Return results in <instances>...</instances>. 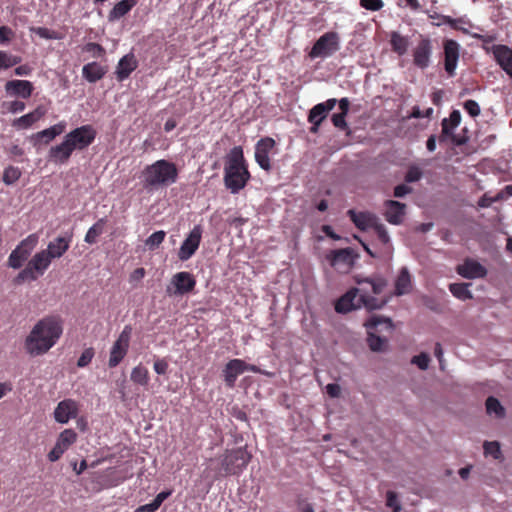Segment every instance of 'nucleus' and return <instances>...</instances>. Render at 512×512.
Listing matches in <instances>:
<instances>
[{"label":"nucleus","mask_w":512,"mask_h":512,"mask_svg":"<svg viewBox=\"0 0 512 512\" xmlns=\"http://www.w3.org/2000/svg\"><path fill=\"white\" fill-rule=\"evenodd\" d=\"M326 392L330 397L336 398L339 397L341 389L338 384L330 383L326 386Z\"/></svg>","instance_id":"nucleus-63"},{"label":"nucleus","mask_w":512,"mask_h":512,"mask_svg":"<svg viewBox=\"0 0 512 512\" xmlns=\"http://www.w3.org/2000/svg\"><path fill=\"white\" fill-rule=\"evenodd\" d=\"M38 243V235L30 234L22 240L17 247L10 253L8 258V266L13 269H19L23 266L24 262L29 258L31 252L34 250Z\"/></svg>","instance_id":"nucleus-9"},{"label":"nucleus","mask_w":512,"mask_h":512,"mask_svg":"<svg viewBox=\"0 0 512 512\" xmlns=\"http://www.w3.org/2000/svg\"><path fill=\"white\" fill-rule=\"evenodd\" d=\"M165 236H166L165 231H163V230L156 231L145 240V246L149 250L153 251V250L157 249L162 244V242L165 239Z\"/></svg>","instance_id":"nucleus-42"},{"label":"nucleus","mask_w":512,"mask_h":512,"mask_svg":"<svg viewBox=\"0 0 512 512\" xmlns=\"http://www.w3.org/2000/svg\"><path fill=\"white\" fill-rule=\"evenodd\" d=\"M45 113V108L42 106H38L32 112L15 119L12 125L18 129H28L34 123L39 121L45 115Z\"/></svg>","instance_id":"nucleus-31"},{"label":"nucleus","mask_w":512,"mask_h":512,"mask_svg":"<svg viewBox=\"0 0 512 512\" xmlns=\"http://www.w3.org/2000/svg\"><path fill=\"white\" fill-rule=\"evenodd\" d=\"M78 403L73 399L60 401L55 408L54 418L58 423L65 424L78 414Z\"/></svg>","instance_id":"nucleus-19"},{"label":"nucleus","mask_w":512,"mask_h":512,"mask_svg":"<svg viewBox=\"0 0 512 512\" xmlns=\"http://www.w3.org/2000/svg\"><path fill=\"white\" fill-rule=\"evenodd\" d=\"M359 4L362 8L369 11H379L384 7L382 0H359Z\"/></svg>","instance_id":"nucleus-52"},{"label":"nucleus","mask_w":512,"mask_h":512,"mask_svg":"<svg viewBox=\"0 0 512 512\" xmlns=\"http://www.w3.org/2000/svg\"><path fill=\"white\" fill-rule=\"evenodd\" d=\"M389 44L392 52L401 57L407 54L410 40L408 36L402 35L398 31H392L390 33Z\"/></svg>","instance_id":"nucleus-30"},{"label":"nucleus","mask_w":512,"mask_h":512,"mask_svg":"<svg viewBox=\"0 0 512 512\" xmlns=\"http://www.w3.org/2000/svg\"><path fill=\"white\" fill-rule=\"evenodd\" d=\"M201 238L202 228L200 225H196L181 244L178 251V258L181 261L189 260L199 248Z\"/></svg>","instance_id":"nucleus-15"},{"label":"nucleus","mask_w":512,"mask_h":512,"mask_svg":"<svg viewBox=\"0 0 512 512\" xmlns=\"http://www.w3.org/2000/svg\"><path fill=\"white\" fill-rule=\"evenodd\" d=\"M14 36V32L8 26L0 27V44L8 43Z\"/></svg>","instance_id":"nucleus-59"},{"label":"nucleus","mask_w":512,"mask_h":512,"mask_svg":"<svg viewBox=\"0 0 512 512\" xmlns=\"http://www.w3.org/2000/svg\"><path fill=\"white\" fill-rule=\"evenodd\" d=\"M470 283H452L449 285V290L454 297L460 300L472 299V293L469 290Z\"/></svg>","instance_id":"nucleus-40"},{"label":"nucleus","mask_w":512,"mask_h":512,"mask_svg":"<svg viewBox=\"0 0 512 512\" xmlns=\"http://www.w3.org/2000/svg\"><path fill=\"white\" fill-rule=\"evenodd\" d=\"M423 173L417 166H410L405 175V181L408 183L417 182L421 179Z\"/></svg>","instance_id":"nucleus-53"},{"label":"nucleus","mask_w":512,"mask_h":512,"mask_svg":"<svg viewBox=\"0 0 512 512\" xmlns=\"http://www.w3.org/2000/svg\"><path fill=\"white\" fill-rule=\"evenodd\" d=\"M412 192V188L405 185V184H400V185H397L395 188H394V192H393V195L397 198H401L403 196H405L406 194H409Z\"/></svg>","instance_id":"nucleus-61"},{"label":"nucleus","mask_w":512,"mask_h":512,"mask_svg":"<svg viewBox=\"0 0 512 512\" xmlns=\"http://www.w3.org/2000/svg\"><path fill=\"white\" fill-rule=\"evenodd\" d=\"M431 18L437 19L438 22L435 23L436 26H441L443 24L449 25L452 29L461 31L464 34H470L469 30L465 27L459 26V23H466L465 18H452L451 16L436 14L431 16Z\"/></svg>","instance_id":"nucleus-37"},{"label":"nucleus","mask_w":512,"mask_h":512,"mask_svg":"<svg viewBox=\"0 0 512 512\" xmlns=\"http://www.w3.org/2000/svg\"><path fill=\"white\" fill-rule=\"evenodd\" d=\"M358 284L360 285V288L366 289L365 294L367 296H371L369 293L374 295L381 294L386 286V281L382 278H365L363 280H358Z\"/></svg>","instance_id":"nucleus-35"},{"label":"nucleus","mask_w":512,"mask_h":512,"mask_svg":"<svg viewBox=\"0 0 512 512\" xmlns=\"http://www.w3.org/2000/svg\"><path fill=\"white\" fill-rule=\"evenodd\" d=\"M21 170L15 166H8L3 172V182L6 185L14 184L21 177Z\"/></svg>","instance_id":"nucleus-44"},{"label":"nucleus","mask_w":512,"mask_h":512,"mask_svg":"<svg viewBox=\"0 0 512 512\" xmlns=\"http://www.w3.org/2000/svg\"><path fill=\"white\" fill-rule=\"evenodd\" d=\"M460 50L461 46L456 40H443L444 69L450 77H453L456 74V68L460 58Z\"/></svg>","instance_id":"nucleus-14"},{"label":"nucleus","mask_w":512,"mask_h":512,"mask_svg":"<svg viewBox=\"0 0 512 512\" xmlns=\"http://www.w3.org/2000/svg\"><path fill=\"white\" fill-rule=\"evenodd\" d=\"M252 455L246 447L227 449L222 456L221 466L226 475H239L250 462Z\"/></svg>","instance_id":"nucleus-5"},{"label":"nucleus","mask_w":512,"mask_h":512,"mask_svg":"<svg viewBox=\"0 0 512 512\" xmlns=\"http://www.w3.org/2000/svg\"><path fill=\"white\" fill-rule=\"evenodd\" d=\"M171 285L173 289L168 286L166 290L169 295H185L194 290L196 279L190 272L182 271L173 275Z\"/></svg>","instance_id":"nucleus-13"},{"label":"nucleus","mask_w":512,"mask_h":512,"mask_svg":"<svg viewBox=\"0 0 512 512\" xmlns=\"http://www.w3.org/2000/svg\"><path fill=\"white\" fill-rule=\"evenodd\" d=\"M497 64L509 75L512 72V49L506 45L498 44L491 47Z\"/></svg>","instance_id":"nucleus-21"},{"label":"nucleus","mask_w":512,"mask_h":512,"mask_svg":"<svg viewBox=\"0 0 512 512\" xmlns=\"http://www.w3.org/2000/svg\"><path fill=\"white\" fill-rule=\"evenodd\" d=\"M385 205V219L393 225H400L403 222L406 205L399 201L395 200H387L384 203Z\"/></svg>","instance_id":"nucleus-20"},{"label":"nucleus","mask_w":512,"mask_h":512,"mask_svg":"<svg viewBox=\"0 0 512 512\" xmlns=\"http://www.w3.org/2000/svg\"><path fill=\"white\" fill-rule=\"evenodd\" d=\"M461 122V113L459 110H453L448 118H444L441 122V127L444 126L450 131L454 132V129L459 126Z\"/></svg>","instance_id":"nucleus-45"},{"label":"nucleus","mask_w":512,"mask_h":512,"mask_svg":"<svg viewBox=\"0 0 512 512\" xmlns=\"http://www.w3.org/2000/svg\"><path fill=\"white\" fill-rule=\"evenodd\" d=\"M347 215L354 225L362 231L373 228L378 221V218L370 212H356L355 210L350 209L348 210Z\"/></svg>","instance_id":"nucleus-24"},{"label":"nucleus","mask_w":512,"mask_h":512,"mask_svg":"<svg viewBox=\"0 0 512 512\" xmlns=\"http://www.w3.org/2000/svg\"><path fill=\"white\" fill-rule=\"evenodd\" d=\"M486 410L488 414H495L497 417H503L505 413L499 400L493 396L487 398Z\"/></svg>","instance_id":"nucleus-43"},{"label":"nucleus","mask_w":512,"mask_h":512,"mask_svg":"<svg viewBox=\"0 0 512 512\" xmlns=\"http://www.w3.org/2000/svg\"><path fill=\"white\" fill-rule=\"evenodd\" d=\"M138 62L133 54H127L120 59L116 68V78L122 82L137 68Z\"/></svg>","instance_id":"nucleus-27"},{"label":"nucleus","mask_w":512,"mask_h":512,"mask_svg":"<svg viewBox=\"0 0 512 512\" xmlns=\"http://www.w3.org/2000/svg\"><path fill=\"white\" fill-rule=\"evenodd\" d=\"M138 0H121L114 5L108 14L109 21H116L124 17L137 4Z\"/></svg>","instance_id":"nucleus-34"},{"label":"nucleus","mask_w":512,"mask_h":512,"mask_svg":"<svg viewBox=\"0 0 512 512\" xmlns=\"http://www.w3.org/2000/svg\"><path fill=\"white\" fill-rule=\"evenodd\" d=\"M108 71V67L98 62H90L83 66L82 76L90 83L101 80Z\"/></svg>","instance_id":"nucleus-29"},{"label":"nucleus","mask_w":512,"mask_h":512,"mask_svg":"<svg viewBox=\"0 0 512 512\" xmlns=\"http://www.w3.org/2000/svg\"><path fill=\"white\" fill-rule=\"evenodd\" d=\"M463 107L465 111L473 118L477 117L481 113L479 104L472 99H468L464 102Z\"/></svg>","instance_id":"nucleus-51"},{"label":"nucleus","mask_w":512,"mask_h":512,"mask_svg":"<svg viewBox=\"0 0 512 512\" xmlns=\"http://www.w3.org/2000/svg\"><path fill=\"white\" fill-rule=\"evenodd\" d=\"M411 290V277L406 267H403L395 282V294L401 296Z\"/></svg>","instance_id":"nucleus-36"},{"label":"nucleus","mask_w":512,"mask_h":512,"mask_svg":"<svg viewBox=\"0 0 512 512\" xmlns=\"http://www.w3.org/2000/svg\"><path fill=\"white\" fill-rule=\"evenodd\" d=\"M159 509V506L156 504V502L153 500L152 502L141 505L137 508L136 512H156Z\"/></svg>","instance_id":"nucleus-64"},{"label":"nucleus","mask_w":512,"mask_h":512,"mask_svg":"<svg viewBox=\"0 0 512 512\" xmlns=\"http://www.w3.org/2000/svg\"><path fill=\"white\" fill-rule=\"evenodd\" d=\"M73 151L71 145L64 138L60 144L50 148L49 159L54 163L64 164L69 160Z\"/></svg>","instance_id":"nucleus-26"},{"label":"nucleus","mask_w":512,"mask_h":512,"mask_svg":"<svg viewBox=\"0 0 512 512\" xmlns=\"http://www.w3.org/2000/svg\"><path fill=\"white\" fill-rule=\"evenodd\" d=\"M386 505L393 509V512H400L401 505L398 501L397 494L394 491H388L386 494Z\"/></svg>","instance_id":"nucleus-54"},{"label":"nucleus","mask_w":512,"mask_h":512,"mask_svg":"<svg viewBox=\"0 0 512 512\" xmlns=\"http://www.w3.org/2000/svg\"><path fill=\"white\" fill-rule=\"evenodd\" d=\"M440 143H444L447 140H450L455 146H462L467 143L468 137L465 135H456L454 132L450 131V129L442 128L441 134L438 137Z\"/></svg>","instance_id":"nucleus-39"},{"label":"nucleus","mask_w":512,"mask_h":512,"mask_svg":"<svg viewBox=\"0 0 512 512\" xmlns=\"http://www.w3.org/2000/svg\"><path fill=\"white\" fill-rule=\"evenodd\" d=\"M276 142L271 137L261 138L255 146V160L257 164L265 171H270L271 162L269 154L275 147Z\"/></svg>","instance_id":"nucleus-16"},{"label":"nucleus","mask_w":512,"mask_h":512,"mask_svg":"<svg viewBox=\"0 0 512 512\" xmlns=\"http://www.w3.org/2000/svg\"><path fill=\"white\" fill-rule=\"evenodd\" d=\"M131 335L132 327L130 325H126L111 348L108 361L110 368L118 366L126 356L129 349Z\"/></svg>","instance_id":"nucleus-11"},{"label":"nucleus","mask_w":512,"mask_h":512,"mask_svg":"<svg viewBox=\"0 0 512 512\" xmlns=\"http://www.w3.org/2000/svg\"><path fill=\"white\" fill-rule=\"evenodd\" d=\"M32 31L43 39H60V36L56 31L46 27L33 28Z\"/></svg>","instance_id":"nucleus-50"},{"label":"nucleus","mask_w":512,"mask_h":512,"mask_svg":"<svg viewBox=\"0 0 512 512\" xmlns=\"http://www.w3.org/2000/svg\"><path fill=\"white\" fill-rule=\"evenodd\" d=\"M169 364L166 359H157L154 362L153 368L155 372L159 375H164L168 371Z\"/></svg>","instance_id":"nucleus-58"},{"label":"nucleus","mask_w":512,"mask_h":512,"mask_svg":"<svg viewBox=\"0 0 512 512\" xmlns=\"http://www.w3.org/2000/svg\"><path fill=\"white\" fill-rule=\"evenodd\" d=\"M483 448H484L485 455H490L494 459H500L502 456V453L500 450V445L496 441L484 442Z\"/></svg>","instance_id":"nucleus-46"},{"label":"nucleus","mask_w":512,"mask_h":512,"mask_svg":"<svg viewBox=\"0 0 512 512\" xmlns=\"http://www.w3.org/2000/svg\"><path fill=\"white\" fill-rule=\"evenodd\" d=\"M346 116L347 115H344L342 113H335L332 115V123L333 125L336 127V128H339L341 130H346L348 129V124L346 122Z\"/></svg>","instance_id":"nucleus-57"},{"label":"nucleus","mask_w":512,"mask_h":512,"mask_svg":"<svg viewBox=\"0 0 512 512\" xmlns=\"http://www.w3.org/2000/svg\"><path fill=\"white\" fill-rule=\"evenodd\" d=\"M329 260L333 267L343 266L348 270L354 263L353 250L351 248L333 250L330 254Z\"/></svg>","instance_id":"nucleus-25"},{"label":"nucleus","mask_w":512,"mask_h":512,"mask_svg":"<svg viewBox=\"0 0 512 512\" xmlns=\"http://www.w3.org/2000/svg\"><path fill=\"white\" fill-rule=\"evenodd\" d=\"M142 185L147 190L167 187L178 179V169L175 163L160 159L147 165L141 172Z\"/></svg>","instance_id":"nucleus-3"},{"label":"nucleus","mask_w":512,"mask_h":512,"mask_svg":"<svg viewBox=\"0 0 512 512\" xmlns=\"http://www.w3.org/2000/svg\"><path fill=\"white\" fill-rule=\"evenodd\" d=\"M72 236H59L49 242L47 249L43 250L53 260L62 257L69 249Z\"/></svg>","instance_id":"nucleus-23"},{"label":"nucleus","mask_w":512,"mask_h":512,"mask_svg":"<svg viewBox=\"0 0 512 512\" xmlns=\"http://www.w3.org/2000/svg\"><path fill=\"white\" fill-rule=\"evenodd\" d=\"M365 293V288H353L347 291L337 300L335 304L336 312L347 313L361 306H364L368 310H377L385 305L386 301L375 298L374 296H367Z\"/></svg>","instance_id":"nucleus-4"},{"label":"nucleus","mask_w":512,"mask_h":512,"mask_svg":"<svg viewBox=\"0 0 512 512\" xmlns=\"http://www.w3.org/2000/svg\"><path fill=\"white\" fill-rule=\"evenodd\" d=\"M472 38L478 39L483 42V48L487 51H489V48L486 47V44L492 43L495 41L496 37L493 35H482L479 33H470L469 34Z\"/></svg>","instance_id":"nucleus-60"},{"label":"nucleus","mask_w":512,"mask_h":512,"mask_svg":"<svg viewBox=\"0 0 512 512\" xmlns=\"http://www.w3.org/2000/svg\"><path fill=\"white\" fill-rule=\"evenodd\" d=\"M106 220L104 218L99 219L95 224H93L87 231L85 235V242L88 244H95L97 242V238L103 233L104 226Z\"/></svg>","instance_id":"nucleus-41"},{"label":"nucleus","mask_w":512,"mask_h":512,"mask_svg":"<svg viewBox=\"0 0 512 512\" xmlns=\"http://www.w3.org/2000/svg\"><path fill=\"white\" fill-rule=\"evenodd\" d=\"M96 134L93 126L87 124L70 131L64 138L73 150H84L94 142Z\"/></svg>","instance_id":"nucleus-10"},{"label":"nucleus","mask_w":512,"mask_h":512,"mask_svg":"<svg viewBox=\"0 0 512 512\" xmlns=\"http://www.w3.org/2000/svg\"><path fill=\"white\" fill-rule=\"evenodd\" d=\"M433 51V40L427 35L419 34L411 49L413 65L420 70H426L432 64Z\"/></svg>","instance_id":"nucleus-6"},{"label":"nucleus","mask_w":512,"mask_h":512,"mask_svg":"<svg viewBox=\"0 0 512 512\" xmlns=\"http://www.w3.org/2000/svg\"><path fill=\"white\" fill-rule=\"evenodd\" d=\"M411 362L417 365L421 370H426L428 368L430 358L426 353H420L412 358Z\"/></svg>","instance_id":"nucleus-55"},{"label":"nucleus","mask_w":512,"mask_h":512,"mask_svg":"<svg viewBox=\"0 0 512 512\" xmlns=\"http://www.w3.org/2000/svg\"><path fill=\"white\" fill-rule=\"evenodd\" d=\"M51 262L52 259L46 254V252L41 250L31 258L27 267L30 268V271H32L34 275H37L38 278L45 273Z\"/></svg>","instance_id":"nucleus-28"},{"label":"nucleus","mask_w":512,"mask_h":512,"mask_svg":"<svg viewBox=\"0 0 512 512\" xmlns=\"http://www.w3.org/2000/svg\"><path fill=\"white\" fill-rule=\"evenodd\" d=\"M251 179L248 164L241 146H235L226 156L224 185L232 194L239 193Z\"/></svg>","instance_id":"nucleus-2"},{"label":"nucleus","mask_w":512,"mask_h":512,"mask_svg":"<svg viewBox=\"0 0 512 512\" xmlns=\"http://www.w3.org/2000/svg\"><path fill=\"white\" fill-rule=\"evenodd\" d=\"M83 51L91 53L94 58H102L106 54L105 48L94 42H89L83 47Z\"/></svg>","instance_id":"nucleus-47"},{"label":"nucleus","mask_w":512,"mask_h":512,"mask_svg":"<svg viewBox=\"0 0 512 512\" xmlns=\"http://www.w3.org/2000/svg\"><path fill=\"white\" fill-rule=\"evenodd\" d=\"M245 371L254 373H261V370L255 365L246 364L241 359L230 360L223 369L224 381L227 387L233 388L235 386L237 377Z\"/></svg>","instance_id":"nucleus-12"},{"label":"nucleus","mask_w":512,"mask_h":512,"mask_svg":"<svg viewBox=\"0 0 512 512\" xmlns=\"http://www.w3.org/2000/svg\"><path fill=\"white\" fill-rule=\"evenodd\" d=\"M94 355H95L94 348H92V347L86 348L82 352L80 357L78 358L77 366L79 368H84V367L88 366L91 363L92 359L94 358Z\"/></svg>","instance_id":"nucleus-49"},{"label":"nucleus","mask_w":512,"mask_h":512,"mask_svg":"<svg viewBox=\"0 0 512 512\" xmlns=\"http://www.w3.org/2000/svg\"><path fill=\"white\" fill-rule=\"evenodd\" d=\"M25 108L26 105L24 102L15 100L9 103L8 110L12 113H18L24 111Z\"/></svg>","instance_id":"nucleus-62"},{"label":"nucleus","mask_w":512,"mask_h":512,"mask_svg":"<svg viewBox=\"0 0 512 512\" xmlns=\"http://www.w3.org/2000/svg\"><path fill=\"white\" fill-rule=\"evenodd\" d=\"M77 438V434L72 429H65L62 431L57 439V442L53 449L48 454V459L51 462H55L61 458L64 452L72 445Z\"/></svg>","instance_id":"nucleus-17"},{"label":"nucleus","mask_w":512,"mask_h":512,"mask_svg":"<svg viewBox=\"0 0 512 512\" xmlns=\"http://www.w3.org/2000/svg\"><path fill=\"white\" fill-rule=\"evenodd\" d=\"M373 229L375 230L376 234H377V237L378 239L383 243V244H387L389 241H390V237H389V234L386 230V227L379 223L377 221V224L374 225Z\"/></svg>","instance_id":"nucleus-56"},{"label":"nucleus","mask_w":512,"mask_h":512,"mask_svg":"<svg viewBox=\"0 0 512 512\" xmlns=\"http://www.w3.org/2000/svg\"><path fill=\"white\" fill-rule=\"evenodd\" d=\"M365 326L367 328L368 338L367 342L369 348L372 351L379 352L382 351L387 343L386 338H382L375 334V331H378L379 327H383V329L387 331H391L393 329V324L390 318H385L382 316H371L366 322Z\"/></svg>","instance_id":"nucleus-7"},{"label":"nucleus","mask_w":512,"mask_h":512,"mask_svg":"<svg viewBox=\"0 0 512 512\" xmlns=\"http://www.w3.org/2000/svg\"><path fill=\"white\" fill-rule=\"evenodd\" d=\"M5 90L10 96L29 98L34 90L33 84L27 80H10L5 84Z\"/></svg>","instance_id":"nucleus-22"},{"label":"nucleus","mask_w":512,"mask_h":512,"mask_svg":"<svg viewBox=\"0 0 512 512\" xmlns=\"http://www.w3.org/2000/svg\"><path fill=\"white\" fill-rule=\"evenodd\" d=\"M37 280V275H34L30 268L27 266L18 273V275L14 278L13 282L15 285H20L26 281H35Z\"/></svg>","instance_id":"nucleus-48"},{"label":"nucleus","mask_w":512,"mask_h":512,"mask_svg":"<svg viewBox=\"0 0 512 512\" xmlns=\"http://www.w3.org/2000/svg\"><path fill=\"white\" fill-rule=\"evenodd\" d=\"M130 379L135 384L147 386L150 381L149 371L145 366L139 364L132 369Z\"/></svg>","instance_id":"nucleus-38"},{"label":"nucleus","mask_w":512,"mask_h":512,"mask_svg":"<svg viewBox=\"0 0 512 512\" xmlns=\"http://www.w3.org/2000/svg\"><path fill=\"white\" fill-rule=\"evenodd\" d=\"M339 36L336 32H326L313 45L309 57L326 58L334 54L340 48Z\"/></svg>","instance_id":"nucleus-8"},{"label":"nucleus","mask_w":512,"mask_h":512,"mask_svg":"<svg viewBox=\"0 0 512 512\" xmlns=\"http://www.w3.org/2000/svg\"><path fill=\"white\" fill-rule=\"evenodd\" d=\"M66 129V122L61 121L47 129L37 132L34 138L37 141H43L44 144H49L55 137L61 135Z\"/></svg>","instance_id":"nucleus-33"},{"label":"nucleus","mask_w":512,"mask_h":512,"mask_svg":"<svg viewBox=\"0 0 512 512\" xmlns=\"http://www.w3.org/2000/svg\"><path fill=\"white\" fill-rule=\"evenodd\" d=\"M63 319L60 315L44 316L36 322L24 341V348L30 356L46 354L63 334Z\"/></svg>","instance_id":"nucleus-1"},{"label":"nucleus","mask_w":512,"mask_h":512,"mask_svg":"<svg viewBox=\"0 0 512 512\" xmlns=\"http://www.w3.org/2000/svg\"><path fill=\"white\" fill-rule=\"evenodd\" d=\"M457 273L466 279L484 278L487 275V269L474 259L467 258L463 264L456 268Z\"/></svg>","instance_id":"nucleus-18"},{"label":"nucleus","mask_w":512,"mask_h":512,"mask_svg":"<svg viewBox=\"0 0 512 512\" xmlns=\"http://www.w3.org/2000/svg\"><path fill=\"white\" fill-rule=\"evenodd\" d=\"M336 103L337 100L335 98H331L325 102L316 104L309 111L308 121H313V119H321V121H323L327 117L328 113L335 107Z\"/></svg>","instance_id":"nucleus-32"}]
</instances>
